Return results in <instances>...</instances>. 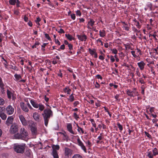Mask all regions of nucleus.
<instances>
[{
  "instance_id": "obj_30",
  "label": "nucleus",
  "mask_w": 158,
  "mask_h": 158,
  "mask_svg": "<svg viewBox=\"0 0 158 158\" xmlns=\"http://www.w3.org/2000/svg\"><path fill=\"white\" fill-rule=\"evenodd\" d=\"M72 158H83L82 156L79 154H74Z\"/></svg>"
},
{
  "instance_id": "obj_57",
  "label": "nucleus",
  "mask_w": 158,
  "mask_h": 158,
  "mask_svg": "<svg viewBox=\"0 0 158 158\" xmlns=\"http://www.w3.org/2000/svg\"><path fill=\"white\" fill-rule=\"evenodd\" d=\"M100 85L97 82H96V84H95V88H99L100 87Z\"/></svg>"
},
{
  "instance_id": "obj_53",
  "label": "nucleus",
  "mask_w": 158,
  "mask_h": 158,
  "mask_svg": "<svg viewBox=\"0 0 158 158\" xmlns=\"http://www.w3.org/2000/svg\"><path fill=\"white\" fill-rule=\"evenodd\" d=\"M58 32L60 33H64V31L62 28H60L59 30L58 31Z\"/></svg>"
},
{
  "instance_id": "obj_28",
  "label": "nucleus",
  "mask_w": 158,
  "mask_h": 158,
  "mask_svg": "<svg viewBox=\"0 0 158 158\" xmlns=\"http://www.w3.org/2000/svg\"><path fill=\"white\" fill-rule=\"evenodd\" d=\"M14 77L15 78V81H18L21 78V77L20 75L17 74H15L14 75Z\"/></svg>"
},
{
  "instance_id": "obj_36",
  "label": "nucleus",
  "mask_w": 158,
  "mask_h": 158,
  "mask_svg": "<svg viewBox=\"0 0 158 158\" xmlns=\"http://www.w3.org/2000/svg\"><path fill=\"white\" fill-rule=\"evenodd\" d=\"M16 0H10L9 2L10 5H14L16 3Z\"/></svg>"
},
{
  "instance_id": "obj_4",
  "label": "nucleus",
  "mask_w": 158,
  "mask_h": 158,
  "mask_svg": "<svg viewBox=\"0 0 158 158\" xmlns=\"http://www.w3.org/2000/svg\"><path fill=\"white\" fill-rule=\"evenodd\" d=\"M6 113L8 115L12 114L15 111L14 108L11 105L8 106L5 108Z\"/></svg>"
},
{
  "instance_id": "obj_37",
  "label": "nucleus",
  "mask_w": 158,
  "mask_h": 158,
  "mask_svg": "<svg viewBox=\"0 0 158 158\" xmlns=\"http://www.w3.org/2000/svg\"><path fill=\"white\" fill-rule=\"evenodd\" d=\"M122 27L125 30L128 31L129 30V28L127 26V24H125V25H123V26Z\"/></svg>"
},
{
  "instance_id": "obj_45",
  "label": "nucleus",
  "mask_w": 158,
  "mask_h": 158,
  "mask_svg": "<svg viewBox=\"0 0 158 158\" xmlns=\"http://www.w3.org/2000/svg\"><path fill=\"white\" fill-rule=\"evenodd\" d=\"M131 53L132 56L135 58L137 57V56L135 54V52L134 51H131Z\"/></svg>"
},
{
  "instance_id": "obj_35",
  "label": "nucleus",
  "mask_w": 158,
  "mask_h": 158,
  "mask_svg": "<svg viewBox=\"0 0 158 158\" xmlns=\"http://www.w3.org/2000/svg\"><path fill=\"white\" fill-rule=\"evenodd\" d=\"M124 45L126 49H127L128 48L131 49V50L132 49L129 44L127 43L126 44H124Z\"/></svg>"
},
{
  "instance_id": "obj_9",
  "label": "nucleus",
  "mask_w": 158,
  "mask_h": 158,
  "mask_svg": "<svg viewBox=\"0 0 158 158\" xmlns=\"http://www.w3.org/2000/svg\"><path fill=\"white\" fill-rule=\"evenodd\" d=\"M77 141L78 145L81 147V148L86 153V148L85 147L83 143L80 140V139L79 138L77 139Z\"/></svg>"
},
{
  "instance_id": "obj_1",
  "label": "nucleus",
  "mask_w": 158,
  "mask_h": 158,
  "mask_svg": "<svg viewBox=\"0 0 158 158\" xmlns=\"http://www.w3.org/2000/svg\"><path fill=\"white\" fill-rule=\"evenodd\" d=\"M42 115L43 117L44 125L47 127L50 118L52 116V112L50 109L47 108L44 110Z\"/></svg>"
},
{
  "instance_id": "obj_32",
  "label": "nucleus",
  "mask_w": 158,
  "mask_h": 158,
  "mask_svg": "<svg viewBox=\"0 0 158 158\" xmlns=\"http://www.w3.org/2000/svg\"><path fill=\"white\" fill-rule=\"evenodd\" d=\"M148 156L149 158H153V155L152 153V152L151 151L147 152Z\"/></svg>"
},
{
  "instance_id": "obj_26",
  "label": "nucleus",
  "mask_w": 158,
  "mask_h": 158,
  "mask_svg": "<svg viewBox=\"0 0 158 158\" xmlns=\"http://www.w3.org/2000/svg\"><path fill=\"white\" fill-rule=\"evenodd\" d=\"M99 35L100 37H104L106 35V33L105 31L102 30V31H100Z\"/></svg>"
},
{
  "instance_id": "obj_31",
  "label": "nucleus",
  "mask_w": 158,
  "mask_h": 158,
  "mask_svg": "<svg viewBox=\"0 0 158 158\" xmlns=\"http://www.w3.org/2000/svg\"><path fill=\"white\" fill-rule=\"evenodd\" d=\"M65 36L70 40L71 41L73 39V38L72 35L69 34H66L65 35Z\"/></svg>"
},
{
  "instance_id": "obj_46",
  "label": "nucleus",
  "mask_w": 158,
  "mask_h": 158,
  "mask_svg": "<svg viewBox=\"0 0 158 158\" xmlns=\"http://www.w3.org/2000/svg\"><path fill=\"white\" fill-rule=\"evenodd\" d=\"M85 143L89 147H90L91 146V143L88 140L87 142H86Z\"/></svg>"
},
{
  "instance_id": "obj_56",
  "label": "nucleus",
  "mask_w": 158,
  "mask_h": 158,
  "mask_svg": "<svg viewBox=\"0 0 158 158\" xmlns=\"http://www.w3.org/2000/svg\"><path fill=\"white\" fill-rule=\"evenodd\" d=\"M71 18L73 19L74 20L75 19L76 16H75V15L74 14H71Z\"/></svg>"
},
{
  "instance_id": "obj_39",
  "label": "nucleus",
  "mask_w": 158,
  "mask_h": 158,
  "mask_svg": "<svg viewBox=\"0 0 158 158\" xmlns=\"http://www.w3.org/2000/svg\"><path fill=\"white\" fill-rule=\"evenodd\" d=\"M44 35L45 36V37L46 38H47L48 40H51V39L50 38L49 35L47 33H45Z\"/></svg>"
},
{
  "instance_id": "obj_3",
  "label": "nucleus",
  "mask_w": 158,
  "mask_h": 158,
  "mask_svg": "<svg viewBox=\"0 0 158 158\" xmlns=\"http://www.w3.org/2000/svg\"><path fill=\"white\" fill-rule=\"evenodd\" d=\"M28 133L27 131L24 128H21L20 130V134H17L15 136L16 139H24L27 136Z\"/></svg>"
},
{
  "instance_id": "obj_25",
  "label": "nucleus",
  "mask_w": 158,
  "mask_h": 158,
  "mask_svg": "<svg viewBox=\"0 0 158 158\" xmlns=\"http://www.w3.org/2000/svg\"><path fill=\"white\" fill-rule=\"evenodd\" d=\"M152 152H153L152 155H153V156H155L158 154V150L156 148H154L153 149Z\"/></svg>"
},
{
  "instance_id": "obj_40",
  "label": "nucleus",
  "mask_w": 158,
  "mask_h": 158,
  "mask_svg": "<svg viewBox=\"0 0 158 158\" xmlns=\"http://www.w3.org/2000/svg\"><path fill=\"white\" fill-rule=\"evenodd\" d=\"M139 22L138 21H135V25L139 29H140L141 27L139 25Z\"/></svg>"
},
{
  "instance_id": "obj_58",
  "label": "nucleus",
  "mask_w": 158,
  "mask_h": 158,
  "mask_svg": "<svg viewBox=\"0 0 158 158\" xmlns=\"http://www.w3.org/2000/svg\"><path fill=\"white\" fill-rule=\"evenodd\" d=\"M145 134L146 135L148 138H150L151 137V136L148 133L145 132Z\"/></svg>"
},
{
  "instance_id": "obj_14",
  "label": "nucleus",
  "mask_w": 158,
  "mask_h": 158,
  "mask_svg": "<svg viewBox=\"0 0 158 158\" xmlns=\"http://www.w3.org/2000/svg\"><path fill=\"white\" fill-rule=\"evenodd\" d=\"M67 128L68 131L71 134L73 135H76L77 133H75L73 130L72 126L71 123H68L67 126Z\"/></svg>"
},
{
  "instance_id": "obj_50",
  "label": "nucleus",
  "mask_w": 158,
  "mask_h": 158,
  "mask_svg": "<svg viewBox=\"0 0 158 158\" xmlns=\"http://www.w3.org/2000/svg\"><path fill=\"white\" fill-rule=\"evenodd\" d=\"M110 60L112 62H114L115 61V59H114V56H110Z\"/></svg>"
},
{
  "instance_id": "obj_22",
  "label": "nucleus",
  "mask_w": 158,
  "mask_h": 158,
  "mask_svg": "<svg viewBox=\"0 0 158 158\" xmlns=\"http://www.w3.org/2000/svg\"><path fill=\"white\" fill-rule=\"evenodd\" d=\"M52 154L54 158H59V156L56 151H52Z\"/></svg>"
},
{
  "instance_id": "obj_60",
  "label": "nucleus",
  "mask_w": 158,
  "mask_h": 158,
  "mask_svg": "<svg viewBox=\"0 0 158 158\" xmlns=\"http://www.w3.org/2000/svg\"><path fill=\"white\" fill-rule=\"evenodd\" d=\"M16 6H17V7L19 6V4L20 3V2L19 1V0H16Z\"/></svg>"
},
{
  "instance_id": "obj_63",
  "label": "nucleus",
  "mask_w": 158,
  "mask_h": 158,
  "mask_svg": "<svg viewBox=\"0 0 158 158\" xmlns=\"http://www.w3.org/2000/svg\"><path fill=\"white\" fill-rule=\"evenodd\" d=\"M99 58L101 60H103L104 59V58L103 56L100 55L99 56Z\"/></svg>"
},
{
  "instance_id": "obj_11",
  "label": "nucleus",
  "mask_w": 158,
  "mask_h": 158,
  "mask_svg": "<svg viewBox=\"0 0 158 158\" xmlns=\"http://www.w3.org/2000/svg\"><path fill=\"white\" fill-rule=\"evenodd\" d=\"M18 131V126L17 125H12L10 127V131L11 133L14 134Z\"/></svg>"
},
{
  "instance_id": "obj_18",
  "label": "nucleus",
  "mask_w": 158,
  "mask_h": 158,
  "mask_svg": "<svg viewBox=\"0 0 158 158\" xmlns=\"http://www.w3.org/2000/svg\"><path fill=\"white\" fill-rule=\"evenodd\" d=\"M4 84L2 80V79L1 77H0V88L1 89V92L2 94L4 92Z\"/></svg>"
},
{
  "instance_id": "obj_6",
  "label": "nucleus",
  "mask_w": 158,
  "mask_h": 158,
  "mask_svg": "<svg viewBox=\"0 0 158 158\" xmlns=\"http://www.w3.org/2000/svg\"><path fill=\"white\" fill-rule=\"evenodd\" d=\"M136 88H134L132 91H131L129 90H127V94L128 95L131 97H134L135 96H138L139 94L138 92H136Z\"/></svg>"
},
{
  "instance_id": "obj_10",
  "label": "nucleus",
  "mask_w": 158,
  "mask_h": 158,
  "mask_svg": "<svg viewBox=\"0 0 158 158\" xmlns=\"http://www.w3.org/2000/svg\"><path fill=\"white\" fill-rule=\"evenodd\" d=\"M31 129L32 134L33 135H35L37 134L38 131L37 128L34 124H32L31 126Z\"/></svg>"
},
{
  "instance_id": "obj_13",
  "label": "nucleus",
  "mask_w": 158,
  "mask_h": 158,
  "mask_svg": "<svg viewBox=\"0 0 158 158\" xmlns=\"http://www.w3.org/2000/svg\"><path fill=\"white\" fill-rule=\"evenodd\" d=\"M13 120L14 118L12 116H9L6 121V123L7 126H9L10 124L12 123Z\"/></svg>"
},
{
  "instance_id": "obj_62",
  "label": "nucleus",
  "mask_w": 158,
  "mask_h": 158,
  "mask_svg": "<svg viewBox=\"0 0 158 158\" xmlns=\"http://www.w3.org/2000/svg\"><path fill=\"white\" fill-rule=\"evenodd\" d=\"M44 100H45L47 102L49 100V99L48 98H47L46 97V96L45 95L44 97Z\"/></svg>"
},
{
  "instance_id": "obj_59",
  "label": "nucleus",
  "mask_w": 158,
  "mask_h": 158,
  "mask_svg": "<svg viewBox=\"0 0 158 158\" xmlns=\"http://www.w3.org/2000/svg\"><path fill=\"white\" fill-rule=\"evenodd\" d=\"M102 134L101 133L100 134V135L98 137V139L99 140H101L102 139Z\"/></svg>"
},
{
  "instance_id": "obj_20",
  "label": "nucleus",
  "mask_w": 158,
  "mask_h": 158,
  "mask_svg": "<svg viewBox=\"0 0 158 158\" xmlns=\"http://www.w3.org/2000/svg\"><path fill=\"white\" fill-rule=\"evenodd\" d=\"M94 23H95V22L94 20L93 19H90L89 20V21L88 22V23L87 24V25H88L87 27L89 29H91V28L90 27H89V26H91V27H93Z\"/></svg>"
},
{
  "instance_id": "obj_42",
  "label": "nucleus",
  "mask_w": 158,
  "mask_h": 158,
  "mask_svg": "<svg viewBox=\"0 0 158 158\" xmlns=\"http://www.w3.org/2000/svg\"><path fill=\"white\" fill-rule=\"evenodd\" d=\"M117 125L119 130L120 131H122L123 129V128L122 125L119 123H118L117 124Z\"/></svg>"
},
{
  "instance_id": "obj_21",
  "label": "nucleus",
  "mask_w": 158,
  "mask_h": 158,
  "mask_svg": "<svg viewBox=\"0 0 158 158\" xmlns=\"http://www.w3.org/2000/svg\"><path fill=\"white\" fill-rule=\"evenodd\" d=\"M30 102L33 107L35 108H38L39 104L34 100H31L30 101Z\"/></svg>"
},
{
  "instance_id": "obj_44",
  "label": "nucleus",
  "mask_w": 158,
  "mask_h": 158,
  "mask_svg": "<svg viewBox=\"0 0 158 158\" xmlns=\"http://www.w3.org/2000/svg\"><path fill=\"white\" fill-rule=\"evenodd\" d=\"M79 102L78 101H76L73 103V104L74 107L77 106L79 104Z\"/></svg>"
},
{
  "instance_id": "obj_29",
  "label": "nucleus",
  "mask_w": 158,
  "mask_h": 158,
  "mask_svg": "<svg viewBox=\"0 0 158 158\" xmlns=\"http://www.w3.org/2000/svg\"><path fill=\"white\" fill-rule=\"evenodd\" d=\"M52 151H56L59 150L60 148V146L59 145H53L52 147Z\"/></svg>"
},
{
  "instance_id": "obj_15",
  "label": "nucleus",
  "mask_w": 158,
  "mask_h": 158,
  "mask_svg": "<svg viewBox=\"0 0 158 158\" xmlns=\"http://www.w3.org/2000/svg\"><path fill=\"white\" fill-rule=\"evenodd\" d=\"M89 51L91 55H94V57L95 58H97L98 57V54L96 52L95 49L94 48L93 49H91L90 48H89Z\"/></svg>"
},
{
  "instance_id": "obj_5",
  "label": "nucleus",
  "mask_w": 158,
  "mask_h": 158,
  "mask_svg": "<svg viewBox=\"0 0 158 158\" xmlns=\"http://www.w3.org/2000/svg\"><path fill=\"white\" fill-rule=\"evenodd\" d=\"M15 92L13 90L10 89L7 90V94L9 99H10L11 98L12 100H14L16 99L15 95L14 94Z\"/></svg>"
},
{
  "instance_id": "obj_27",
  "label": "nucleus",
  "mask_w": 158,
  "mask_h": 158,
  "mask_svg": "<svg viewBox=\"0 0 158 158\" xmlns=\"http://www.w3.org/2000/svg\"><path fill=\"white\" fill-rule=\"evenodd\" d=\"M39 109L40 111H42L44 109V106L41 103H40L38 105Z\"/></svg>"
},
{
  "instance_id": "obj_2",
  "label": "nucleus",
  "mask_w": 158,
  "mask_h": 158,
  "mask_svg": "<svg viewBox=\"0 0 158 158\" xmlns=\"http://www.w3.org/2000/svg\"><path fill=\"white\" fill-rule=\"evenodd\" d=\"M26 144L24 143H16L14 144L13 149L17 153L23 154L25 151Z\"/></svg>"
},
{
  "instance_id": "obj_64",
  "label": "nucleus",
  "mask_w": 158,
  "mask_h": 158,
  "mask_svg": "<svg viewBox=\"0 0 158 158\" xmlns=\"http://www.w3.org/2000/svg\"><path fill=\"white\" fill-rule=\"evenodd\" d=\"M60 48L61 49L64 50L65 48V46L64 44L62 45L60 47Z\"/></svg>"
},
{
  "instance_id": "obj_12",
  "label": "nucleus",
  "mask_w": 158,
  "mask_h": 158,
  "mask_svg": "<svg viewBox=\"0 0 158 158\" xmlns=\"http://www.w3.org/2000/svg\"><path fill=\"white\" fill-rule=\"evenodd\" d=\"M19 118L23 125L25 126L27 125V121L22 115H19Z\"/></svg>"
},
{
  "instance_id": "obj_7",
  "label": "nucleus",
  "mask_w": 158,
  "mask_h": 158,
  "mask_svg": "<svg viewBox=\"0 0 158 158\" xmlns=\"http://www.w3.org/2000/svg\"><path fill=\"white\" fill-rule=\"evenodd\" d=\"M33 117L34 119L38 122H40L41 120V118L40 117V114L36 112L33 113Z\"/></svg>"
},
{
  "instance_id": "obj_8",
  "label": "nucleus",
  "mask_w": 158,
  "mask_h": 158,
  "mask_svg": "<svg viewBox=\"0 0 158 158\" xmlns=\"http://www.w3.org/2000/svg\"><path fill=\"white\" fill-rule=\"evenodd\" d=\"M72 150L68 148H65L64 149V154L65 156L68 157L72 154Z\"/></svg>"
},
{
  "instance_id": "obj_51",
  "label": "nucleus",
  "mask_w": 158,
  "mask_h": 158,
  "mask_svg": "<svg viewBox=\"0 0 158 158\" xmlns=\"http://www.w3.org/2000/svg\"><path fill=\"white\" fill-rule=\"evenodd\" d=\"M139 82L141 84H144L145 83V82H144V81L143 80V79H142V78H139Z\"/></svg>"
},
{
  "instance_id": "obj_19",
  "label": "nucleus",
  "mask_w": 158,
  "mask_h": 158,
  "mask_svg": "<svg viewBox=\"0 0 158 158\" xmlns=\"http://www.w3.org/2000/svg\"><path fill=\"white\" fill-rule=\"evenodd\" d=\"M137 64L140 69L141 70H143L144 68L145 64L143 61H141L139 62H138Z\"/></svg>"
},
{
  "instance_id": "obj_43",
  "label": "nucleus",
  "mask_w": 158,
  "mask_h": 158,
  "mask_svg": "<svg viewBox=\"0 0 158 158\" xmlns=\"http://www.w3.org/2000/svg\"><path fill=\"white\" fill-rule=\"evenodd\" d=\"M112 52L113 53L116 54L118 52V51L117 50L115 49V48H113L112 50Z\"/></svg>"
},
{
  "instance_id": "obj_24",
  "label": "nucleus",
  "mask_w": 158,
  "mask_h": 158,
  "mask_svg": "<svg viewBox=\"0 0 158 158\" xmlns=\"http://www.w3.org/2000/svg\"><path fill=\"white\" fill-rule=\"evenodd\" d=\"M68 100L70 102H72L75 100L74 97L73 96V94H71L68 99Z\"/></svg>"
},
{
  "instance_id": "obj_34",
  "label": "nucleus",
  "mask_w": 158,
  "mask_h": 158,
  "mask_svg": "<svg viewBox=\"0 0 158 158\" xmlns=\"http://www.w3.org/2000/svg\"><path fill=\"white\" fill-rule=\"evenodd\" d=\"M5 103L4 100L2 98L0 97V106L3 105Z\"/></svg>"
},
{
  "instance_id": "obj_61",
  "label": "nucleus",
  "mask_w": 158,
  "mask_h": 158,
  "mask_svg": "<svg viewBox=\"0 0 158 158\" xmlns=\"http://www.w3.org/2000/svg\"><path fill=\"white\" fill-rule=\"evenodd\" d=\"M96 77L98 79H102V77L100 75H97L96 76Z\"/></svg>"
},
{
  "instance_id": "obj_48",
  "label": "nucleus",
  "mask_w": 158,
  "mask_h": 158,
  "mask_svg": "<svg viewBox=\"0 0 158 158\" xmlns=\"http://www.w3.org/2000/svg\"><path fill=\"white\" fill-rule=\"evenodd\" d=\"M76 14L77 15L80 16L81 15V13L79 10H77L76 12Z\"/></svg>"
},
{
  "instance_id": "obj_47",
  "label": "nucleus",
  "mask_w": 158,
  "mask_h": 158,
  "mask_svg": "<svg viewBox=\"0 0 158 158\" xmlns=\"http://www.w3.org/2000/svg\"><path fill=\"white\" fill-rule=\"evenodd\" d=\"M73 116L76 119H77L79 118V116L76 113H73Z\"/></svg>"
},
{
  "instance_id": "obj_17",
  "label": "nucleus",
  "mask_w": 158,
  "mask_h": 158,
  "mask_svg": "<svg viewBox=\"0 0 158 158\" xmlns=\"http://www.w3.org/2000/svg\"><path fill=\"white\" fill-rule=\"evenodd\" d=\"M20 107L22 110L25 112H27L28 111V109L26 105L23 103H22L20 104Z\"/></svg>"
},
{
  "instance_id": "obj_52",
  "label": "nucleus",
  "mask_w": 158,
  "mask_h": 158,
  "mask_svg": "<svg viewBox=\"0 0 158 158\" xmlns=\"http://www.w3.org/2000/svg\"><path fill=\"white\" fill-rule=\"evenodd\" d=\"M119 95L118 94H117L115 96V98L116 100L118 101H120V99H119Z\"/></svg>"
},
{
  "instance_id": "obj_49",
  "label": "nucleus",
  "mask_w": 158,
  "mask_h": 158,
  "mask_svg": "<svg viewBox=\"0 0 158 158\" xmlns=\"http://www.w3.org/2000/svg\"><path fill=\"white\" fill-rule=\"evenodd\" d=\"M23 19L24 21H25L26 22H27L29 20L28 18L27 17L26 15L24 16Z\"/></svg>"
},
{
  "instance_id": "obj_55",
  "label": "nucleus",
  "mask_w": 158,
  "mask_h": 158,
  "mask_svg": "<svg viewBox=\"0 0 158 158\" xmlns=\"http://www.w3.org/2000/svg\"><path fill=\"white\" fill-rule=\"evenodd\" d=\"M68 45V46L69 49L70 50H71V49H73V46L71 44H69Z\"/></svg>"
},
{
  "instance_id": "obj_41",
  "label": "nucleus",
  "mask_w": 158,
  "mask_h": 158,
  "mask_svg": "<svg viewBox=\"0 0 158 158\" xmlns=\"http://www.w3.org/2000/svg\"><path fill=\"white\" fill-rule=\"evenodd\" d=\"M77 130L78 132H79L80 133V131H81L82 134L84 133V131L80 127H78V128H77Z\"/></svg>"
},
{
  "instance_id": "obj_38",
  "label": "nucleus",
  "mask_w": 158,
  "mask_h": 158,
  "mask_svg": "<svg viewBox=\"0 0 158 158\" xmlns=\"http://www.w3.org/2000/svg\"><path fill=\"white\" fill-rule=\"evenodd\" d=\"M40 19L39 17H38L36 18V20H35V22L37 24L39 25H40V24L39 23L40 21Z\"/></svg>"
},
{
  "instance_id": "obj_33",
  "label": "nucleus",
  "mask_w": 158,
  "mask_h": 158,
  "mask_svg": "<svg viewBox=\"0 0 158 158\" xmlns=\"http://www.w3.org/2000/svg\"><path fill=\"white\" fill-rule=\"evenodd\" d=\"M40 43L38 41H36L35 43V44L32 46V48H36L39 45Z\"/></svg>"
},
{
  "instance_id": "obj_16",
  "label": "nucleus",
  "mask_w": 158,
  "mask_h": 158,
  "mask_svg": "<svg viewBox=\"0 0 158 158\" xmlns=\"http://www.w3.org/2000/svg\"><path fill=\"white\" fill-rule=\"evenodd\" d=\"M78 39L82 41H85L87 39V37L85 35H77Z\"/></svg>"
},
{
  "instance_id": "obj_54",
  "label": "nucleus",
  "mask_w": 158,
  "mask_h": 158,
  "mask_svg": "<svg viewBox=\"0 0 158 158\" xmlns=\"http://www.w3.org/2000/svg\"><path fill=\"white\" fill-rule=\"evenodd\" d=\"M55 42L58 45H60V42L58 40L55 39Z\"/></svg>"
},
{
  "instance_id": "obj_23",
  "label": "nucleus",
  "mask_w": 158,
  "mask_h": 158,
  "mask_svg": "<svg viewBox=\"0 0 158 158\" xmlns=\"http://www.w3.org/2000/svg\"><path fill=\"white\" fill-rule=\"evenodd\" d=\"M63 91L65 93H67L68 94H69L71 90L68 87H66L64 89Z\"/></svg>"
}]
</instances>
